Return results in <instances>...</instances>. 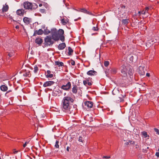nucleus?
I'll list each match as a JSON object with an SVG mask.
<instances>
[{
  "label": "nucleus",
  "instance_id": "f257e3e1",
  "mask_svg": "<svg viewBox=\"0 0 159 159\" xmlns=\"http://www.w3.org/2000/svg\"><path fill=\"white\" fill-rule=\"evenodd\" d=\"M74 102V99L69 96H66L64 97L62 102V110L66 112L70 109V103Z\"/></svg>",
  "mask_w": 159,
  "mask_h": 159
},
{
  "label": "nucleus",
  "instance_id": "f03ea898",
  "mask_svg": "<svg viewBox=\"0 0 159 159\" xmlns=\"http://www.w3.org/2000/svg\"><path fill=\"white\" fill-rule=\"evenodd\" d=\"M51 34L52 38L55 41H57L59 39V35L63 34L64 31L62 29H60L57 31L56 29L53 28L51 30Z\"/></svg>",
  "mask_w": 159,
  "mask_h": 159
},
{
  "label": "nucleus",
  "instance_id": "7ed1b4c3",
  "mask_svg": "<svg viewBox=\"0 0 159 159\" xmlns=\"http://www.w3.org/2000/svg\"><path fill=\"white\" fill-rule=\"evenodd\" d=\"M24 8L26 9H34L37 8L38 6L35 3H31L26 2L23 3Z\"/></svg>",
  "mask_w": 159,
  "mask_h": 159
},
{
  "label": "nucleus",
  "instance_id": "20e7f679",
  "mask_svg": "<svg viewBox=\"0 0 159 159\" xmlns=\"http://www.w3.org/2000/svg\"><path fill=\"white\" fill-rule=\"evenodd\" d=\"M112 93L114 95H116L117 96H118V98L117 99L118 101L121 102L124 101L123 98H124L125 95H122L120 94L119 91L117 89H114Z\"/></svg>",
  "mask_w": 159,
  "mask_h": 159
},
{
  "label": "nucleus",
  "instance_id": "39448f33",
  "mask_svg": "<svg viewBox=\"0 0 159 159\" xmlns=\"http://www.w3.org/2000/svg\"><path fill=\"white\" fill-rule=\"evenodd\" d=\"M52 38L51 36H47L44 39V43L47 46L52 45L54 43V41L52 40Z\"/></svg>",
  "mask_w": 159,
  "mask_h": 159
},
{
  "label": "nucleus",
  "instance_id": "423d86ee",
  "mask_svg": "<svg viewBox=\"0 0 159 159\" xmlns=\"http://www.w3.org/2000/svg\"><path fill=\"white\" fill-rule=\"evenodd\" d=\"M128 69L127 66H126L125 65H123L121 67V75L122 76L125 77L127 75V71Z\"/></svg>",
  "mask_w": 159,
  "mask_h": 159
},
{
  "label": "nucleus",
  "instance_id": "0eeeda50",
  "mask_svg": "<svg viewBox=\"0 0 159 159\" xmlns=\"http://www.w3.org/2000/svg\"><path fill=\"white\" fill-rule=\"evenodd\" d=\"M71 83L68 82L66 85H63L62 86L61 88L63 90H68L71 87Z\"/></svg>",
  "mask_w": 159,
  "mask_h": 159
},
{
  "label": "nucleus",
  "instance_id": "6e6552de",
  "mask_svg": "<svg viewBox=\"0 0 159 159\" xmlns=\"http://www.w3.org/2000/svg\"><path fill=\"white\" fill-rule=\"evenodd\" d=\"M92 82L90 78L86 79L83 81V84L86 86H90L92 84Z\"/></svg>",
  "mask_w": 159,
  "mask_h": 159
},
{
  "label": "nucleus",
  "instance_id": "1a4fd4ad",
  "mask_svg": "<svg viewBox=\"0 0 159 159\" xmlns=\"http://www.w3.org/2000/svg\"><path fill=\"white\" fill-rule=\"evenodd\" d=\"M55 83L53 81H48L45 82L43 84V86L44 87H46L51 86Z\"/></svg>",
  "mask_w": 159,
  "mask_h": 159
},
{
  "label": "nucleus",
  "instance_id": "9d476101",
  "mask_svg": "<svg viewBox=\"0 0 159 159\" xmlns=\"http://www.w3.org/2000/svg\"><path fill=\"white\" fill-rule=\"evenodd\" d=\"M84 104L85 106H86L88 108H91L93 106V103L91 101H85L84 102Z\"/></svg>",
  "mask_w": 159,
  "mask_h": 159
},
{
  "label": "nucleus",
  "instance_id": "9b49d317",
  "mask_svg": "<svg viewBox=\"0 0 159 159\" xmlns=\"http://www.w3.org/2000/svg\"><path fill=\"white\" fill-rule=\"evenodd\" d=\"M127 68L128 69V73L130 76V77L131 78V76L133 75V71L132 70V67L130 66H127Z\"/></svg>",
  "mask_w": 159,
  "mask_h": 159
},
{
  "label": "nucleus",
  "instance_id": "f8f14e48",
  "mask_svg": "<svg viewBox=\"0 0 159 159\" xmlns=\"http://www.w3.org/2000/svg\"><path fill=\"white\" fill-rule=\"evenodd\" d=\"M9 9L8 5L6 3L5 5H3L2 9V11L3 12H6L8 11Z\"/></svg>",
  "mask_w": 159,
  "mask_h": 159
},
{
  "label": "nucleus",
  "instance_id": "ddd939ff",
  "mask_svg": "<svg viewBox=\"0 0 159 159\" xmlns=\"http://www.w3.org/2000/svg\"><path fill=\"white\" fill-rule=\"evenodd\" d=\"M25 10L23 9L18 10L16 11L17 14L20 16H23L25 13Z\"/></svg>",
  "mask_w": 159,
  "mask_h": 159
},
{
  "label": "nucleus",
  "instance_id": "4468645a",
  "mask_svg": "<svg viewBox=\"0 0 159 159\" xmlns=\"http://www.w3.org/2000/svg\"><path fill=\"white\" fill-rule=\"evenodd\" d=\"M66 45L65 43H62L59 44L58 46V48L59 50L63 49L66 47Z\"/></svg>",
  "mask_w": 159,
  "mask_h": 159
},
{
  "label": "nucleus",
  "instance_id": "2eb2a0df",
  "mask_svg": "<svg viewBox=\"0 0 159 159\" xmlns=\"http://www.w3.org/2000/svg\"><path fill=\"white\" fill-rule=\"evenodd\" d=\"M78 89V88L76 85H73L72 91L73 93L76 94L77 93Z\"/></svg>",
  "mask_w": 159,
  "mask_h": 159
},
{
  "label": "nucleus",
  "instance_id": "dca6fc26",
  "mask_svg": "<svg viewBox=\"0 0 159 159\" xmlns=\"http://www.w3.org/2000/svg\"><path fill=\"white\" fill-rule=\"evenodd\" d=\"M96 73L97 72L96 71L93 70H90L87 72L88 75L91 76L96 75Z\"/></svg>",
  "mask_w": 159,
  "mask_h": 159
},
{
  "label": "nucleus",
  "instance_id": "f3484780",
  "mask_svg": "<svg viewBox=\"0 0 159 159\" xmlns=\"http://www.w3.org/2000/svg\"><path fill=\"white\" fill-rule=\"evenodd\" d=\"M31 75V74L30 71H26V72L23 74V76L25 77H29Z\"/></svg>",
  "mask_w": 159,
  "mask_h": 159
},
{
  "label": "nucleus",
  "instance_id": "a211bd4d",
  "mask_svg": "<svg viewBox=\"0 0 159 159\" xmlns=\"http://www.w3.org/2000/svg\"><path fill=\"white\" fill-rule=\"evenodd\" d=\"M0 89L2 91L5 92L7 90L8 87L5 85H2L0 87Z\"/></svg>",
  "mask_w": 159,
  "mask_h": 159
},
{
  "label": "nucleus",
  "instance_id": "6ab92c4d",
  "mask_svg": "<svg viewBox=\"0 0 159 159\" xmlns=\"http://www.w3.org/2000/svg\"><path fill=\"white\" fill-rule=\"evenodd\" d=\"M43 41V39L40 38L36 39L35 41V43L38 44H41Z\"/></svg>",
  "mask_w": 159,
  "mask_h": 159
},
{
  "label": "nucleus",
  "instance_id": "aec40b11",
  "mask_svg": "<svg viewBox=\"0 0 159 159\" xmlns=\"http://www.w3.org/2000/svg\"><path fill=\"white\" fill-rule=\"evenodd\" d=\"M24 22L26 24H28L30 22V18L25 17L23 19Z\"/></svg>",
  "mask_w": 159,
  "mask_h": 159
},
{
  "label": "nucleus",
  "instance_id": "412c9836",
  "mask_svg": "<svg viewBox=\"0 0 159 159\" xmlns=\"http://www.w3.org/2000/svg\"><path fill=\"white\" fill-rule=\"evenodd\" d=\"M43 33V31L41 29H40L38 30L35 31L34 34H37L38 35H41Z\"/></svg>",
  "mask_w": 159,
  "mask_h": 159
},
{
  "label": "nucleus",
  "instance_id": "4be33fe9",
  "mask_svg": "<svg viewBox=\"0 0 159 159\" xmlns=\"http://www.w3.org/2000/svg\"><path fill=\"white\" fill-rule=\"evenodd\" d=\"M55 65H57L58 66H62L64 65V64L62 62L59 61H55Z\"/></svg>",
  "mask_w": 159,
  "mask_h": 159
},
{
  "label": "nucleus",
  "instance_id": "5701e85b",
  "mask_svg": "<svg viewBox=\"0 0 159 159\" xmlns=\"http://www.w3.org/2000/svg\"><path fill=\"white\" fill-rule=\"evenodd\" d=\"M51 71L50 70H48L47 71V75L46 76L48 78H52L53 77V75L51 74Z\"/></svg>",
  "mask_w": 159,
  "mask_h": 159
},
{
  "label": "nucleus",
  "instance_id": "b1692460",
  "mask_svg": "<svg viewBox=\"0 0 159 159\" xmlns=\"http://www.w3.org/2000/svg\"><path fill=\"white\" fill-rule=\"evenodd\" d=\"M139 69L140 71L141 70H142V71H141V72H139V73L141 74V75H144L145 74V72L144 71V68L143 67L140 66L139 68Z\"/></svg>",
  "mask_w": 159,
  "mask_h": 159
},
{
  "label": "nucleus",
  "instance_id": "393cba45",
  "mask_svg": "<svg viewBox=\"0 0 159 159\" xmlns=\"http://www.w3.org/2000/svg\"><path fill=\"white\" fill-rule=\"evenodd\" d=\"M50 32H51V31L49 30H48L47 28V27H46V28L45 27H44L43 33L45 34H49L50 33Z\"/></svg>",
  "mask_w": 159,
  "mask_h": 159
},
{
  "label": "nucleus",
  "instance_id": "a878e982",
  "mask_svg": "<svg viewBox=\"0 0 159 159\" xmlns=\"http://www.w3.org/2000/svg\"><path fill=\"white\" fill-rule=\"evenodd\" d=\"M11 90H9L8 91H7L5 93V95L7 97H11V96H12V93H11L10 94H9V93L11 92Z\"/></svg>",
  "mask_w": 159,
  "mask_h": 159
},
{
  "label": "nucleus",
  "instance_id": "bb28decb",
  "mask_svg": "<svg viewBox=\"0 0 159 159\" xmlns=\"http://www.w3.org/2000/svg\"><path fill=\"white\" fill-rule=\"evenodd\" d=\"M15 55V52L14 51H11L9 52L8 54V57H12Z\"/></svg>",
  "mask_w": 159,
  "mask_h": 159
},
{
  "label": "nucleus",
  "instance_id": "cd10ccee",
  "mask_svg": "<svg viewBox=\"0 0 159 159\" xmlns=\"http://www.w3.org/2000/svg\"><path fill=\"white\" fill-rule=\"evenodd\" d=\"M122 24L124 25H126L129 23V20L128 19H125L121 20Z\"/></svg>",
  "mask_w": 159,
  "mask_h": 159
},
{
  "label": "nucleus",
  "instance_id": "c85d7f7f",
  "mask_svg": "<svg viewBox=\"0 0 159 159\" xmlns=\"http://www.w3.org/2000/svg\"><path fill=\"white\" fill-rule=\"evenodd\" d=\"M80 11L89 14H91L89 11H88L86 9L84 8L80 9Z\"/></svg>",
  "mask_w": 159,
  "mask_h": 159
},
{
  "label": "nucleus",
  "instance_id": "c756f323",
  "mask_svg": "<svg viewBox=\"0 0 159 159\" xmlns=\"http://www.w3.org/2000/svg\"><path fill=\"white\" fill-rule=\"evenodd\" d=\"M68 22V20L67 19H63L61 20V23L64 25H66Z\"/></svg>",
  "mask_w": 159,
  "mask_h": 159
},
{
  "label": "nucleus",
  "instance_id": "7c9ffc66",
  "mask_svg": "<svg viewBox=\"0 0 159 159\" xmlns=\"http://www.w3.org/2000/svg\"><path fill=\"white\" fill-rule=\"evenodd\" d=\"M142 134L145 138H147V137H149V135L147 134V133L145 131H143V132H142Z\"/></svg>",
  "mask_w": 159,
  "mask_h": 159
},
{
  "label": "nucleus",
  "instance_id": "2f4dec72",
  "mask_svg": "<svg viewBox=\"0 0 159 159\" xmlns=\"http://www.w3.org/2000/svg\"><path fill=\"white\" fill-rule=\"evenodd\" d=\"M73 52V50L72 49L71 47H69L68 48V54L69 55H70L71 53Z\"/></svg>",
  "mask_w": 159,
  "mask_h": 159
},
{
  "label": "nucleus",
  "instance_id": "473e14b6",
  "mask_svg": "<svg viewBox=\"0 0 159 159\" xmlns=\"http://www.w3.org/2000/svg\"><path fill=\"white\" fill-rule=\"evenodd\" d=\"M83 138H84V136L79 137L78 139L79 141L83 143L84 141Z\"/></svg>",
  "mask_w": 159,
  "mask_h": 159
},
{
  "label": "nucleus",
  "instance_id": "72a5a7b5",
  "mask_svg": "<svg viewBox=\"0 0 159 159\" xmlns=\"http://www.w3.org/2000/svg\"><path fill=\"white\" fill-rule=\"evenodd\" d=\"M139 14V15H140L141 14H144L145 15L147 13V12L145 10H143L142 11H139L138 12Z\"/></svg>",
  "mask_w": 159,
  "mask_h": 159
},
{
  "label": "nucleus",
  "instance_id": "f704fd0d",
  "mask_svg": "<svg viewBox=\"0 0 159 159\" xmlns=\"http://www.w3.org/2000/svg\"><path fill=\"white\" fill-rule=\"evenodd\" d=\"M117 72L115 68H113L111 70V73L113 74H115Z\"/></svg>",
  "mask_w": 159,
  "mask_h": 159
},
{
  "label": "nucleus",
  "instance_id": "c9c22d12",
  "mask_svg": "<svg viewBox=\"0 0 159 159\" xmlns=\"http://www.w3.org/2000/svg\"><path fill=\"white\" fill-rule=\"evenodd\" d=\"M63 35V34L59 35V39H60L63 42L64 41V37Z\"/></svg>",
  "mask_w": 159,
  "mask_h": 159
},
{
  "label": "nucleus",
  "instance_id": "e433bc0d",
  "mask_svg": "<svg viewBox=\"0 0 159 159\" xmlns=\"http://www.w3.org/2000/svg\"><path fill=\"white\" fill-rule=\"evenodd\" d=\"M98 28L97 25L96 27H93L92 29V30L94 31H97L98 30Z\"/></svg>",
  "mask_w": 159,
  "mask_h": 159
},
{
  "label": "nucleus",
  "instance_id": "4c0bfd02",
  "mask_svg": "<svg viewBox=\"0 0 159 159\" xmlns=\"http://www.w3.org/2000/svg\"><path fill=\"white\" fill-rule=\"evenodd\" d=\"M58 143H59V141L57 140L55 144V147L56 148H59V145H58Z\"/></svg>",
  "mask_w": 159,
  "mask_h": 159
},
{
  "label": "nucleus",
  "instance_id": "58836bf2",
  "mask_svg": "<svg viewBox=\"0 0 159 159\" xmlns=\"http://www.w3.org/2000/svg\"><path fill=\"white\" fill-rule=\"evenodd\" d=\"M109 62L108 61H105L104 62V65L105 66L107 67V66H108L109 65Z\"/></svg>",
  "mask_w": 159,
  "mask_h": 159
},
{
  "label": "nucleus",
  "instance_id": "ea45409f",
  "mask_svg": "<svg viewBox=\"0 0 159 159\" xmlns=\"http://www.w3.org/2000/svg\"><path fill=\"white\" fill-rule=\"evenodd\" d=\"M38 70V68L37 66H35L34 67V73H36Z\"/></svg>",
  "mask_w": 159,
  "mask_h": 159
},
{
  "label": "nucleus",
  "instance_id": "a19ab883",
  "mask_svg": "<svg viewBox=\"0 0 159 159\" xmlns=\"http://www.w3.org/2000/svg\"><path fill=\"white\" fill-rule=\"evenodd\" d=\"M132 142H133V141H130V140H129L127 142H125V144H126V145H129V143H132Z\"/></svg>",
  "mask_w": 159,
  "mask_h": 159
},
{
  "label": "nucleus",
  "instance_id": "79ce46f5",
  "mask_svg": "<svg viewBox=\"0 0 159 159\" xmlns=\"http://www.w3.org/2000/svg\"><path fill=\"white\" fill-rule=\"evenodd\" d=\"M134 56H131L129 58L130 61H131L132 62L134 61Z\"/></svg>",
  "mask_w": 159,
  "mask_h": 159
},
{
  "label": "nucleus",
  "instance_id": "37998d69",
  "mask_svg": "<svg viewBox=\"0 0 159 159\" xmlns=\"http://www.w3.org/2000/svg\"><path fill=\"white\" fill-rule=\"evenodd\" d=\"M154 130L158 134H159V130L155 128Z\"/></svg>",
  "mask_w": 159,
  "mask_h": 159
},
{
  "label": "nucleus",
  "instance_id": "c03bdc74",
  "mask_svg": "<svg viewBox=\"0 0 159 159\" xmlns=\"http://www.w3.org/2000/svg\"><path fill=\"white\" fill-rule=\"evenodd\" d=\"M148 10H149V8L148 7H146L145 8V10L148 13ZM148 16V15H147L146 16Z\"/></svg>",
  "mask_w": 159,
  "mask_h": 159
},
{
  "label": "nucleus",
  "instance_id": "a18cd8bd",
  "mask_svg": "<svg viewBox=\"0 0 159 159\" xmlns=\"http://www.w3.org/2000/svg\"><path fill=\"white\" fill-rule=\"evenodd\" d=\"M45 9H41L40 10V12L42 13H43L45 12Z\"/></svg>",
  "mask_w": 159,
  "mask_h": 159
},
{
  "label": "nucleus",
  "instance_id": "49530a36",
  "mask_svg": "<svg viewBox=\"0 0 159 159\" xmlns=\"http://www.w3.org/2000/svg\"><path fill=\"white\" fill-rule=\"evenodd\" d=\"M29 142H25V143L23 144V147L24 148H25L27 144H28L29 143Z\"/></svg>",
  "mask_w": 159,
  "mask_h": 159
},
{
  "label": "nucleus",
  "instance_id": "de8ad7c7",
  "mask_svg": "<svg viewBox=\"0 0 159 159\" xmlns=\"http://www.w3.org/2000/svg\"><path fill=\"white\" fill-rule=\"evenodd\" d=\"M13 153L14 154H16L18 152V151H16L15 149H14L13 150Z\"/></svg>",
  "mask_w": 159,
  "mask_h": 159
},
{
  "label": "nucleus",
  "instance_id": "09e8293b",
  "mask_svg": "<svg viewBox=\"0 0 159 159\" xmlns=\"http://www.w3.org/2000/svg\"><path fill=\"white\" fill-rule=\"evenodd\" d=\"M155 155L157 157H159V152H156V153Z\"/></svg>",
  "mask_w": 159,
  "mask_h": 159
},
{
  "label": "nucleus",
  "instance_id": "8fccbe9b",
  "mask_svg": "<svg viewBox=\"0 0 159 159\" xmlns=\"http://www.w3.org/2000/svg\"><path fill=\"white\" fill-rule=\"evenodd\" d=\"M71 64L72 65H75V62L74 61H72L71 62Z\"/></svg>",
  "mask_w": 159,
  "mask_h": 159
},
{
  "label": "nucleus",
  "instance_id": "3c124183",
  "mask_svg": "<svg viewBox=\"0 0 159 159\" xmlns=\"http://www.w3.org/2000/svg\"><path fill=\"white\" fill-rule=\"evenodd\" d=\"M103 158H110V157H107V156H104L103 157Z\"/></svg>",
  "mask_w": 159,
  "mask_h": 159
},
{
  "label": "nucleus",
  "instance_id": "603ef678",
  "mask_svg": "<svg viewBox=\"0 0 159 159\" xmlns=\"http://www.w3.org/2000/svg\"><path fill=\"white\" fill-rule=\"evenodd\" d=\"M3 61L2 59H1V58H0V65H1V63H2Z\"/></svg>",
  "mask_w": 159,
  "mask_h": 159
},
{
  "label": "nucleus",
  "instance_id": "864d4df0",
  "mask_svg": "<svg viewBox=\"0 0 159 159\" xmlns=\"http://www.w3.org/2000/svg\"><path fill=\"white\" fill-rule=\"evenodd\" d=\"M69 149H70V147H67V148H66V150L68 152H69Z\"/></svg>",
  "mask_w": 159,
  "mask_h": 159
},
{
  "label": "nucleus",
  "instance_id": "5fc2aeb1",
  "mask_svg": "<svg viewBox=\"0 0 159 159\" xmlns=\"http://www.w3.org/2000/svg\"><path fill=\"white\" fill-rule=\"evenodd\" d=\"M146 75L148 77H149L150 75V74L149 73H147Z\"/></svg>",
  "mask_w": 159,
  "mask_h": 159
},
{
  "label": "nucleus",
  "instance_id": "6e6d98bb",
  "mask_svg": "<svg viewBox=\"0 0 159 159\" xmlns=\"http://www.w3.org/2000/svg\"><path fill=\"white\" fill-rule=\"evenodd\" d=\"M15 28L16 29H18L19 28V26L18 25H16Z\"/></svg>",
  "mask_w": 159,
  "mask_h": 159
},
{
  "label": "nucleus",
  "instance_id": "4d7b16f0",
  "mask_svg": "<svg viewBox=\"0 0 159 159\" xmlns=\"http://www.w3.org/2000/svg\"><path fill=\"white\" fill-rule=\"evenodd\" d=\"M1 95H2L0 93V101L1 100Z\"/></svg>",
  "mask_w": 159,
  "mask_h": 159
},
{
  "label": "nucleus",
  "instance_id": "13d9d810",
  "mask_svg": "<svg viewBox=\"0 0 159 159\" xmlns=\"http://www.w3.org/2000/svg\"><path fill=\"white\" fill-rule=\"evenodd\" d=\"M39 7H41V6H42V4H39Z\"/></svg>",
  "mask_w": 159,
  "mask_h": 159
},
{
  "label": "nucleus",
  "instance_id": "bf43d9fd",
  "mask_svg": "<svg viewBox=\"0 0 159 159\" xmlns=\"http://www.w3.org/2000/svg\"><path fill=\"white\" fill-rule=\"evenodd\" d=\"M157 151H158V152H159V148H158L157 150Z\"/></svg>",
  "mask_w": 159,
  "mask_h": 159
},
{
  "label": "nucleus",
  "instance_id": "052dcab7",
  "mask_svg": "<svg viewBox=\"0 0 159 159\" xmlns=\"http://www.w3.org/2000/svg\"><path fill=\"white\" fill-rule=\"evenodd\" d=\"M149 0L151 1H154V0Z\"/></svg>",
  "mask_w": 159,
  "mask_h": 159
},
{
  "label": "nucleus",
  "instance_id": "680f3d73",
  "mask_svg": "<svg viewBox=\"0 0 159 159\" xmlns=\"http://www.w3.org/2000/svg\"><path fill=\"white\" fill-rule=\"evenodd\" d=\"M134 56H135V57H136V56L135 55Z\"/></svg>",
  "mask_w": 159,
  "mask_h": 159
},
{
  "label": "nucleus",
  "instance_id": "e2e57ef3",
  "mask_svg": "<svg viewBox=\"0 0 159 159\" xmlns=\"http://www.w3.org/2000/svg\"><path fill=\"white\" fill-rule=\"evenodd\" d=\"M0 159H1V157H0Z\"/></svg>",
  "mask_w": 159,
  "mask_h": 159
}]
</instances>
